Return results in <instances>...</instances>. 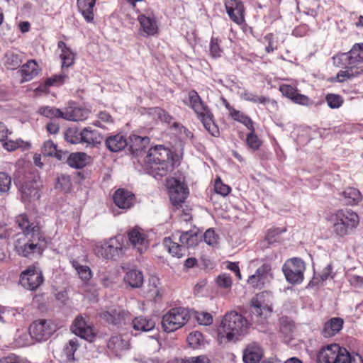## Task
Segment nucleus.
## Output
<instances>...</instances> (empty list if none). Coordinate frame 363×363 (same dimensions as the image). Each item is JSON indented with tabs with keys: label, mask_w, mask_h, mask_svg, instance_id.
I'll use <instances>...</instances> for the list:
<instances>
[{
	"label": "nucleus",
	"mask_w": 363,
	"mask_h": 363,
	"mask_svg": "<svg viewBox=\"0 0 363 363\" xmlns=\"http://www.w3.org/2000/svg\"><path fill=\"white\" fill-rule=\"evenodd\" d=\"M15 223L22 232V237L15 243L18 255L28 259L41 257L46 247V240L39 223L30 220L26 213L16 216Z\"/></svg>",
	"instance_id": "f257e3e1"
},
{
	"label": "nucleus",
	"mask_w": 363,
	"mask_h": 363,
	"mask_svg": "<svg viewBox=\"0 0 363 363\" xmlns=\"http://www.w3.org/2000/svg\"><path fill=\"white\" fill-rule=\"evenodd\" d=\"M145 162L150 174L159 179L173 172L180 164L179 156L162 145H157L148 150Z\"/></svg>",
	"instance_id": "f03ea898"
},
{
	"label": "nucleus",
	"mask_w": 363,
	"mask_h": 363,
	"mask_svg": "<svg viewBox=\"0 0 363 363\" xmlns=\"http://www.w3.org/2000/svg\"><path fill=\"white\" fill-rule=\"evenodd\" d=\"M183 103L194 111L209 134L215 138L220 136L219 128L216 123L213 113L196 90H189L187 98L183 100Z\"/></svg>",
	"instance_id": "7ed1b4c3"
},
{
	"label": "nucleus",
	"mask_w": 363,
	"mask_h": 363,
	"mask_svg": "<svg viewBox=\"0 0 363 363\" xmlns=\"http://www.w3.org/2000/svg\"><path fill=\"white\" fill-rule=\"evenodd\" d=\"M250 325L248 320L241 313L230 311L223 315L218 333L228 341L237 340L247 333Z\"/></svg>",
	"instance_id": "20e7f679"
},
{
	"label": "nucleus",
	"mask_w": 363,
	"mask_h": 363,
	"mask_svg": "<svg viewBox=\"0 0 363 363\" xmlns=\"http://www.w3.org/2000/svg\"><path fill=\"white\" fill-rule=\"evenodd\" d=\"M326 220L336 236L343 238L350 234L359 223V216L350 209H339L330 213Z\"/></svg>",
	"instance_id": "39448f33"
},
{
	"label": "nucleus",
	"mask_w": 363,
	"mask_h": 363,
	"mask_svg": "<svg viewBox=\"0 0 363 363\" xmlns=\"http://www.w3.org/2000/svg\"><path fill=\"white\" fill-rule=\"evenodd\" d=\"M332 61L335 67L345 69L340 70L335 77H330L328 79L330 83H343L355 78L363 79V66L354 65L349 52L335 55Z\"/></svg>",
	"instance_id": "423d86ee"
},
{
	"label": "nucleus",
	"mask_w": 363,
	"mask_h": 363,
	"mask_svg": "<svg viewBox=\"0 0 363 363\" xmlns=\"http://www.w3.org/2000/svg\"><path fill=\"white\" fill-rule=\"evenodd\" d=\"M179 233V241L180 243L175 242L177 233L172 235V237H167L163 240L164 247L172 256L180 258L185 255L186 250L190 247H194L201 240L197 229L189 230L184 232L178 231Z\"/></svg>",
	"instance_id": "0eeeda50"
},
{
	"label": "nucleus",
	"mask_w": 363,
	"mask_h": 363,
	"mask_svg": "<svg viewBox=\"0 0 363 363\" xmlns=\"http://www.w3.org/2000/svg\"><path fill=\"white\" fill-rule=\"evenodd\" d=\"M190 319L189 311L184 307H175L163 315L162 327L164 332L172 333L183 328Z\"/></svg>",
	"instance_id": "6e6552de"
},
{
	"label": "nucleus",
	"mask_w": 363,
	"mask_h": 363,
	"mask_svg": "<svg viewBox=\"0 0 363 363\" xmlns=\"http://www.w3.org/2000/svg\"><path fill=\"white\" fill-rule=\"evenodd\" d=\"M318 363H352L353 357L344 347L331 344L323 347L317 355Z\"/></svg>",
	"instance_id": "1a4fd4ad"
},
{
	"label": "nucleus",
	"mask_w": 363,
	"mask_h": 363,
	"mask_svg": "<svg viewBox=\"0 0 363 363\" xmlns=\"http://www.w3.org/2000/svg\"><path fill=\"white\" fill-rule=\"evenodd\" d=\"M282 271L289 283L300 284L304 279L306 264L301 258H290L284 264Z\"/></svg>",
	"instance_id": "9d476101"
},
{
	"label": "nucleus",
	"mask_w": 363,
	"mask_h": 363,
	"mask_svg": "<svg viewBox=\"0 0 363 363\" xmlns=\"http://www.w3.org/2000/svg\"><path fill=\"white\" fill-rule=\"evenodd\" d=\"M56 330V325L52 320L38 319L30 324L29 333L32 338L40 342L48 340Z\"/></svg>",
	"instance_id": "9b49d317"
},
{
	"label": "nucleus",
	"mask_w": 363,
	"mask_h": 363,
	"mask_svg": "<svg viewBox=\"0 0 363 363\" xmlns=\"http://www.w3.org/2000/svg\"><path fill=\"white\" fill-rule=\"evenodd\" d=\"M124 253V247L117 237L110 238L96 248V254L107 259H116Z\"/></svg>",
	"instance_id": "f8f14e48"
},
{
	"label": "nucleus",
	"mask_w": 363,
	"mask_h": 363,
	"mask_svg": "<svg viewBox=\"0 0 363 363\" xmlns=\"http://www.w3.org/2000/svg\"><path fill=\"white\" fill-rule=\"evenodd\" d=\"M44 281L42 272L35 265L29 266L20 275L21 285L27 289L36 290Z\"/></svg>",
	"instance_id": "ddd939ff"
},
{
	"label": "nucleus",
	"mask_w": 363,
	"mask_h": 363,
	"mask_svg": "<svg viewBox=\"0 0 363 363\" xmlns=\"http://www.w3.org/2000/svg\"><path fill=\"white\" fill-rule=\"evenodd\" d=\"M272 277V264L264 263L254 274L248 277L247 284L254 289H262Z\"/></svg>",
	"instance_id": "4468645a"
},
{
	"label": "nucleus",
	"mask_w": 363,
	"mask_h": 363,
	"mask_svg": "<svg viewBox=\"0 0 363 363\" xmlns=\"http://www.w3.org/2000/svg\"><path fill=\"white\" fill-rule=\"evenodd\" d=\"M168 191L170 201L176 208L182 206L189 194L188 188L185 184L175 179L169 181Z\"/></svg>",
	"instance_id": "2eb2a0df"
},
{
	"label": "nucleus",
	"mask_w": 363,
	"mask_h": 363,
	"mask_svg": "<svg viewBox=\"0 0 363 363\" xmlns=\"http://www.w3.org/2000/svg\"><path fill=\"white\" fill-rule=\"evenodd\" d=\"M72 332L80 337L92 342L95 340L96 333L94 327L82 315H78L72 325Z\"/></svg>",
	"instance_id": "dca6fc26"
},
{
	"label": "nucleus",
	"mask_w": 363,
	"mask_h": 363,
	"mask_svg": "<svg viewBox=\"0 0 363 363\" xmlns=\"http://www.w3.org/2000/svg\"><path fill=\"white\" fill-rule=\"evenodd\" d=\"M100 317L106 323L114 325L125 324L131 319L130 313L120 306L101 313Z\"/></svg>",
	"instance_id": "f3484780"
},
{
	"label": "nucleus",
	"mask_w": 363,
	"mask_h": 363,
	"mask_svg": "<svg viewBox=\"0 0 363 363\" xmlns=\"http://www.w3.org/2000/svg\"><path fill=\"white\" fill-rule=\"evenodd\" d=\"M225 8L230 19L237 25L245 22L244 4L240 0H225Z\"/></svg>",
	"instance_id": "a211bd4d"
},
{
	"label": "nucleus",
	"mask_w": 363,
	"mask_h": 363,
	"mask_svg": "<svg viewBox=\"0 0 363 363\" xmlns=\"http://www.w3.org/2000/svg\"><path fill=\"white\" fill-rule=\"evenodd\" d=\"M140 25V31L146 36H154L159 33L157 18L155 14L140 13L137 17Z\"/></svg>",
	"instance_id": "6ab92c4d"
},
{
	"label": "nucleus",
	"mask_w": 363,
	"mask_h": 363,
	"mask_svg": "<svg viewBox=\"0 0 363 363\" xmlns=\"http://www.w3.org/2000/svg\"><path fill=\"white\" fill-rule=\"evenodd\" d=\"M279 90L284 96L295 104L306 106H309L313 104L308 96L300 94L296 86L284 84L279 86Z\"/></svg>",
	"instance_id": "aec40b11"
},
{
	"label": "nucleus",
	"mask_w": 363,
	"mask_h": 363,
	"mask_svg": "<svg viewBox=\"0 0 363 363\" xmlns=\"http://www.w3.org/2000/svg\"><path fill=\"white\" fill-rule=\"evenodd\" d=\"M128 237L133 248L140 254L146 252L148 249V237L143 230L135 228L128 233Z\"/></svg>",
	"instance_id": "412c9836"
},
{
	"label": "nucleus",
	"mask_w": 363,
	"mask_h": 363,
	"mask_svg": "<svg viewBox=\"0 0 363 363\" xmlns=\"http://www.w3.org/2000/svg\"><path fill=\"white\" fill-rule=\"evenodd\" d=\"M221 101L233 120L245 125L248 130H253L255 128V122L249 116L240 111L236 110L225 98H222Z\"/></svg>",
	"instance_id": "4be33fe9"
},
{
	"label": "nucleus",
	"mask_w": 363,
	"mask_h": 363,
	"mask_svg": "<svg viewBox=\"0 0 363 363\" xmlns=\"http://www.w3.org/2000/svg\"><path fill=\"white\" fill-rule=\"evenodd\" d=\"M40 72V68L35 60H28L17 71V74L21 76L20 83L23 84L30 82L36 77Z\"/></svg>",
	"instance_id": "5701e85b"
},
{
	"label": "nucleus",
	"mask_w": 363,
	"mask_h": 363,
	"mask_svg": "<svg viewBox=\"0 0 363 363\" xmlns=\"http://www.w3.org/2000/svg\"><path fill=\"white\" fill-rule=\"evenodd\" d=\"M113 200L117 207L127 210L133 206L135 196L131 191L121 188L114 192Z\"/></svg>",
	"instance_id": "b1692460"
},
{
	"label": "nucleus",
	"mask_w": 363,
	"mask_h": 363,
	"mask_svg": "<svg viewBox=\"0 0 363 363\" xmlns=\"http://www.w3.org/2000/svg\"><path fill=\"white\" fill-rule=\"evenodd\" d=\"M344 320L340 317H333L325 321L320 330V335L325 338H330L340 332Z\"/></svg>",
	"instance_id": "393cba45"
},
{
	"label": "nucleus",
	"mask_w": 363,
	"mask_h": 363,
	"mask_svg": "<svg viewBox=\"0 0 363 363\" xmlns=\"http://www.w3.org/2000/svg\"><path fill=\"white\" fill-rule=\"evenodd\" d=\"M23 60V54L19 51L13 50L7 51L2 59L4 66L9 70L19 69Z\"/></svg>",
	"instance_id": "a878e982"
},
{
	"label": "nucleus",
	"mask_w": 363,
	"mask_h": 363,
	"mask_svg": "<svg viewBox=\"0 0 363 363\" xmlns=\"http://www.w3.org/2000/svg\"><path fill=\"white\" fill-rule=\"evenodd\" d=\"M149 143L150 138L148 137L132 135L128 138L126 147L132 155H138L144 150Z\"/></svg>",
	"instance_id": "bb28decb"
},
{
	"label": "nucleus",
	"mask_w": 363,
	"mask_h": 363,
	"mask_svg": "<svg viewBox=\"0 0 363 363\" xmlns=\"http://www.w3.org/2000/svg\"><path fill=\"white\" fill-rule=\"evenodd\" d=\"M263 356V350L257 342H251L243 352V361L245 363H258Z\"/></svg>",
	"instance_id": "cd10ccee"
},
{
	"label": "nucleus",
	"mask_w": 363,
	"mask_h": 363,
	"mask_svg": "<svg viewBox=\"0 0 363 363\" xmlns=\"http://www.w3.org/2000/svg\"><path fill=\"white\" fill-rule=\"evenodd\" d=\"M89 111L79 107H69L62 111V118L72 121H82L88 118Z\"/></svg>",
	"instance_id": "c85d7f7f"
},
{
	"label": "nucleus",
	"mask_w": 363,
	"mask_h": 363,
	"mask_svg": "<svg viewBox=\"0 0 363 363\" xmlns=\"http://www.w3.org/2000/svg\"><path fill=\"white\" fill-rule=\"evenodd\" d=\"M96 0H77V6L85 21L93 22L94 19V9Z\"/></svg>",
	"instance_id": "c756f323"
},
{
	"label": "nucleus",
	"mask_w": 363,
	"mask_h": 363,
	"mask_svg": "<svg viewBox=\"0 0 363 363\" xmlns=\"http://www.w3.org/2000/svg\"><path fill=\"white\" fill-rule=\"evenodd\" d=\"M128 139L121 134L111 135L106 140V146L111 152H119L126 147Z\"/></svg>",
	"instance_id": "7c9ffc66"
},
{
	"label": "nucleus",
	"mask_w": 363,
	"mask_h": 363,
	"mask_svg": "<svg viewBox=\"0 0 363 363\" xmlns=\"http://www.w3.org/2000/svg\"><path fill=\"white\" fill-rule=\"evenodd\" d=\"M91 157L84 152L71 153L67 158V164L74 168L82 169L90 162Z\"/></svg>",
	"instance_id": "2f4dec72"
},
{
	"label": "nucleus",
	"mask_w": 363,
	"mask_h": 363,
	"mask_svg": "<svg viewBox=\"0 0 363 363\" xmlns=\"http://www.w3.org/2000/svg\"><path fill=\"white\" fill-rule=\"evenodd\" d=\"M123 280L132 288H140L143 284V274L139 270L130 269L125 273Z\"/></svg>",
	"instance_id": "473e14b6"
},
{
	"label": "nucleus",
	"mask_w": 363,
	"mask_h": 363,
	"mask_svg": "<svg viewBox=\"0 0 363 363\" xmlns=\"http://www.w3.org/2000/svg\"><path fill=\"white\" fill-rule=\"evenodd\" d=\"M82 143H86L91 145H96L100 144L102 141L101 135L96 130H92L91 128H85L82 131Z\"/></svg>",
	"instance_id": "72a5a7b5"
},
{
	"label": "nucleus",
	"mask_w": 363,
	"mask_h": 363,
	"mask_svg": "<svg viewBox=\"0 0 363 363\" xmlns=\"http://www.w3.org/2000/svg\"><path fill=\"white\" fill-rule=\"evenodd\" d=\"M241 98L245 101L260 104H270L272 106H277V102L274 99H269L264 96H258L247 90L241 94Z\"/></svg>",
	"instance_id": "f704fd0d"
},
{
	"label": "nucleus",
	"mask_w": 363,
	"mask_h": 363,
	"mask_svg": "<svg viewBox=\"0 0 363 363\" xmlns=\"http://www.w3.org/2000/svg\"><path fill=\"white\" fill-rule=\"evenodd\" d=\"M42 154L46 157H55L61 160L66 154L65 152L57 150V145L52 140H47L43 143Z\"/></svg>",
	"instance_id": "c9c22d12"
},
{
	"label": "nucleus",
	"mask_w": 363,
	"mask_h": 363,
	"mask_svg": "<svg viewBox=\"0 0 363 363\" xmlns=\"http://www.w3.org/2000/svg\"><path fill=\"white\" fill-rule=\"evenodd\" d=\"M252 313L257 317L262 318L264 316V318L267 317L272 312V309L267 305H263L259 300V296H257L251 300Z\"/></svg>",
	"instance_id": "e433bc0d"
},
{
	"label": "nucleus",
	"mask_w": 363,
	"mask_h": 363,
	"mask_svg": "<svg viewBox=\"0 0 363 363\" xmlns=\"http://www.w3.org/2000/svg\"><path fill=\"white\" fill-rule=\"evenodd\" d=\"M133 326L135 330L147 332L152 330L155 326V323L150 318L140 316L133 320Z\"/></svg>",
	"instance_id": "4c0bfd02"
},
{
	"label": "nucleus",
	"mask_w": 363,
	"mask_h": 363,
	"mask_svg": "<svg viewBox=\"0 0 363 363\" xmlns=\"http://www.w3.org/2000/svg\"><path fill=\"white\" fill-rule=\"evenodd\" d=\"M342 195L346 199V202L350 205L357 204L362 199L361 192L354 187L346 188L342 191Z\"/></svg>",
	"instance_id": "58836bf2"
},
{
	"label": "nucleus",
	"mask_w": 363,
	"mask_h": 363,
	"mask_svg": "<svg viewBox=\"0 0 363 363\" xmlns=\"http://www.w3.org/2000/svg\"><path fill=\"white\" fill-rule=\"evenodd\" d=\"M348 52L354 65L363 63V43H355Z\"/></svg>",
	"instance_id": "ea45409f"
},
{
	"label": "nucleus",
	"mask_w": 363,
	"mask_h": 363,
	"mask_svg": "<svg viewBox=\"0 0 363 363\" xmlns=\"http://www.w3.org/2000/svg\"><path fill=\"white\" fill-rule=\"evenodd\" d=\"M246 145L247 147L253 151L258 150L262 145V141L259 138L258 135L255 133V128L246 135Z\"/></svg>",
	"instance_id": "a19ab883"
},
{
	"label": "nucleus",
	"mask_w": 363,
	"mask_h": 363,
	"mask_svg": "<svg viewBox=\"0 0 363 363\" xmlns=\"http://www.w3.org/2000/svg\"><path fill=\"white\" fill-rule=\"evenodd\" d=\"M71 264L74 269L77 272L80 279L83 281H89L92 276L91 271L88 266L82 265L78 261L73 259Z\"/></svg>",
	"instance_id": "79ce46f5"
},
{
	"label": "nucleus",
	"mask_w": 363,
	"mask_h": 363,
	"mask_svg": "<svg viewBox=\"0 0 363 363\" xmlns=\"http://www.w3.org/2000/svg\"><path fill=\"white\" fill-rule=\"evenodd\" d=\"M38 113L48 118H62V111L55 107L45 106L38 109Z\"/></svg>",
	"instance_id": "37998d69"
},
{
	"label": "nucleus",
	"mask_w": 363,
	"mask_h": 363,
	"mask_svg": "<svg viewBox=\"0 0 363 363\" xmlns=\"http://www.w3.org/2000/svg\"><path fill=\"white\" fill-rule=\"evenodd\" d=\"M60 57L62 61V71H64L65 69L69 68L74 64L76 53L71 49L67 50V51L60 53Z\"/></svg>",
	"instance_id": "c03bdc74"
},
{
	"label": "nucleus",
	"mask_w": 363,
	"mask_h": 363,
	"mask_svg": "<svg viewBox=\"0 0 363 363\" xmlns=\"http://www.w3.org/2000/svg\"><path fill=\"white\" fill-rule=\"evenodd\" d=\"M189 345L194 348H199L204 345V338L201 333L194 331L191 333L187 337Z\"/></svg>",
	"instance_id": "a18cd8bd"
},
{
	"label": "nucleus",
	"mask_w": 363,
	"mask_h": 363,
	"mask_svg": "<svg viewBox=\"0 0 363 363\" xmlns=\"http://www.w3.org/2000/svg\"><path fill=\"white\" fill-rule=\"evenodd\" d=\"M108 347L115 352H119L125 349L126 342L120 335L112 336L108 342Z\"/></svg>",
	"instance_id": "49530a36"
},
{
	"label": "nucleus",
	"mask_w": 363,
	"mask_h": 363,
	"mask_svg": "<svg viewBox=\"0 0 363 363\" xmlns=\"http://www.w3.org/2000/svg\"><path fill=\"white\" fill-rule=\"evenodd\" d=\"M325 101L330 108L335 109L341 107L344 103L343 97L340 94H328Z\"/></svg>",
	"instance_id": "de8ad7c7"
},
{
	"label": "nucleus",
	"mask_w": 363,
	"mask_h": 363,
	"mask_svg": "<svg viewBox=\"0 0 363 363\" xmlns=\"http://www.w3.org/2000/svg\"><path fill=\"white\" fill-rule=\"evenodd\" d=\"M79 342L77 338L70 340L65 347V354L69 361L74 360V352L79 348Z\"/></svg>",
	"instance_id": "09e8293b"
},
{
	"label": "nucleus",
	"mask_w": 363,
	"mask_h": 363,
	"mask_svg": "<svg viewBox=\"0 0 363 363\" xmlns=\"http://www.w3.org/2000/svg\"><path fill=\"white\" fill-rule=\"evenodd\" d=\"M65 139L67 142L72 144H77L82 143V133L77 128H68L65 134Z\"/></svg>",
	"instance_id": "8fccbe9b"
},
{
	"label": "nucleus",
	"mask_w": 363,
	"mask_h": 363,
	"mask_svg": "<svg viewBox=\"0 0 363 363\" xmlns=\"http://www.w3.org/2000/svg\"><path fill=\"white\" fill-rule=\"evenodd\" d=\"M67 78L68 75L62 71L60 74H54L46 79V84L50 86H59L62 85Z\"/></svg>",
	"instance_id": "3c124183"
},
{
	"label": "nucleus",
	"mask_w": 363,
	"mask_h": 363,
	"mask_svg": "<svg viewBox=\"0 0 363 363\" xmlns=\"http://www.w3.org/2000/svg\"><path fill=\"white\" fill-rule=\"evenodd\" d=\"M221 40L218 38L212 37L210 42V53L214 58L220 57L223 53L220 48Z\"/></svg>",
	"instance_id": "603ef678"
},
{
	"label": "nucleus",
	"mask_w": 363,
	"mask_h": 363,
	"mask_svg": "<svg viewBox=\"0 0 363 363\" xmlns=\"http://www.w3.org/2000/svg\"><path fill=\"white\" fill-rule=\"evenodd\" d=\"M72 182L69 176L62 175L57 177L55 189L67 192L70 190Z\"/></svg>",
	"instance_id": "864d4df0"
},
{
	"label": "nucleus",
	"mask_w": 363,
	"mask_h": 363,
	"mask_svg": "<svg viewBox=\"0 0 363 363\" xmlns=\"http://www.w3.org/2000/svg\"><path fill=\"white\" fill-rule=\"evenodd\" d=\"M97 116L98 120L93 123L97 127L103 128L104 126V123H112L113 121L112 116L106 111H100Z\"/></svg>",
	"instance_id": "5fc2aeb1"
},
{
	"label": "nucleus",
	"mask_w": 363,
	"mask_h": 363,
	"mask_svg": "<svg viewBox=\"0 0 363 363\" xmlns=\"http://www.w3.org/2000/svg\"><path fill=\"white\" fill-rule=\"evenodd\" d=\"M218 235L216 233L214 230L209 228L208 229L204 235L203 240L206 243L211 246H216L218 243Z\"/></svg>",
	"instance_id": "6e6d98bb"
},
{
	"label": "nucleus",
	"mask_w": 363,
	"mask_h": 363,
	"mask_svg": "<svg viewBox=\"0 0 363 363\" xmlns=\"http://www.w3.org/2000/svg\"><path fill=\"white\" fill-rule=\"evenodd\" d=\"M11 185V177L5 172H0V193L8 192Z\"/></svg>",
	"instance_id": "4d7b16f0"
},
{
	"label": "nucleus",
	"mask_w": 363,
	"mask_h": 363,
	"mask_svg": "<svg viewBox=\"0 0 363 363\" xmlns=\"http://www.w3.org/2000/svg\"><path fill=\"white\" fill-rule=\"evenodd\" d=\"M2 142V145L8 151H13L16 149L23 146V141L22 140H8V137L4 140H0Z\"/></svg>",
	"instance_id": "13d9d810"
},
{
	"label": "nucleus",
	"mask_w": 363,
	"mask_h": 363,
	"mask_svg": "<svg viewBox=\"0 0 363 363\" xmlns=\"http://www.w3.org/2000/svg\"><path fill=\"white\" fill-rule=\"evenodd\" d=\"M216 283L221 288L229 289L232 286L233 280L230 274L224 273L217 277Z\"/></svg>",
	"instance_id": "bf43d9fd"
},
{
	"label": "nucleus",
	"mask_w": 363,
	"mask_h": 363,
	"mask_svg": "<svg viewBox=\"0 0 363 363\" xmlns=\"http://www.w3.org/2000/svg\"><path fill=\"white\" fill-rule=\"evenodd\" d=\"M195 318L200 325H210L213 323L212 315L207 312H196Z\"/></svg>",
	"instance_id": "052dcab7"
},
{
	"label": "nucleus",
	"mask_w": 363,
	"mask_h": 363,
	"mask_svg": "<svg viewBox=\"0 0 363 363\" xmlns=\"http://www.w3.org/2000/svg\"><path fill=\"white\" fill-rule=\"evenodd\" d=\"M285 231L286 228H275L269 229L267 232L265 238L269 243L276 242L279 238L280 235Z\"/></svg>",
	"instance_id": "680f3d73"
},
{
	"label": "nucleus",
	"mask_w": 363,
	"mask_h": 363,
	"mask_svg": "<svg viewBox=\"0 0 363 363\" xmlns=\"http://www.w3.org/2000/svg\"><path fill=\"white\" fill-rule=\"evenodd\" d=\"M214 189L217 194L223 196L228 195L231 191V188L228 185L223 184L220 179L216 180Z\"/></svg>",
	"instance_id": "e2e57ef3"
},
{
	"label": "nucleus",
	"mask_w": 363,
	"mask_h": 363,
	"mask_svg": "<svg viewBox=\"0 0 363 363\" xmlns=\"http://www.w3.org/2000/svg\"><path fill=\"white\" fill-rule=\"evenodd\" d=\"M181 363H211V360L206 355L185 357Z\"/></svg>",
	"instance_id": "0e129e2a"
},
{
	"label": "nucleus",
	"mask_w": 363,
	"mask_h": 363,
	"mask_svg": "<svg viewBox=\"0 0 363 363\" xmlns=\"http://www.w3.org/2000/svg\"><path fill=\"white\" fill-rule=\"evenodd\" d=\"M23 194L30 199H38L40 198L39 191L37 187L30 189L26 186L23 191Z\"/></svg>",
	"instance_id": "69168bd1"
},
{
	"label": "nucleus",
	"mask_w": 363,
	"mask_h": 363,
	"mask_svg": "<svg viewBox=\"0 0 363 363\" xmlns=\"http://www.w3.org/2000/svg\"><path fill=\"white\" fill-rule=\"evenodd\" d=\"M264 40L267 42V45L266 46V52L267 53L273 52L274 50L277 49V47L274 44V35L272 33H269L264 36Z\"/></svg>",
	"instance_id": "338daca9"
},
{
	"label": "nucleus",
	"mask_w": 363,
	"mask_h": 363,
	"mask_svg": "<svg viewBox=\"0 0 363 363\" xmlns=\"http://www.w3.org/2000/svg\"><path fill=\"white\" fill-rule=\"evenodd\" d=\"M0 363H28L26 360L15 355H9L0 359Z\"/></svg>",
	"instance_id": "774afa93"
}]
</instances>
